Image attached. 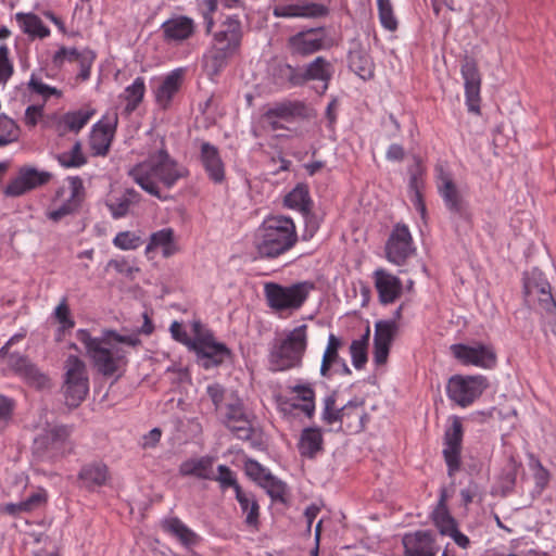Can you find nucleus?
<instances>
[{"label": "nucleus", "mask_w": 556, "mask_h": 556, "mask_svg": "<svg viewBox=\"0 0 556 556\" xmlns=\"http://www.w3.org/2000/svg\"><path fill=\"white\" fill-rule=\"evenodd\" d=\"M161 143L157 151L149 153L144 161L134 165L127 174L142 190L166 201L168 198L162 194L157 181L170 189L179 179L188 177L189 170L169 155L164 139Z\"/></svg>", "instance_id": "nucleus-1"}, {"label": "nucleus", "mask_w": 556, "mask_h": 556, "mask_svg": "<svg viewBox=\"0 0 556 556\" xmlns=\"http://www.w3.org/2000/svg\"><path fill=\"white\" fill-rule=\"evenodd\" d=\"M242 26L237 15L228 16L220 29L213 35L211 48L203 56L204 68L213 78L218 76L240 51L242 42Z\"/></svg>", "instance_id": "nucleus-2"}, {"label": "nucleus", "mask_w": 556, "mask_h": 556, "mask_svg": "<svg viewBox=\"0 0 556 556\" xmlns=\"http://www.w3.org/2000/svg\"><path fill=\"white\" fill-rule=\"evenodd\" d=\"M296 227L291 217H267L258 228L256 251L262 258L274 260L290 251L298 242Z\"/></svg>", "instance_id": "nucleus-3"}, {"label": "nucleus", "mask_w": 556, "mask_h": 556, "mask_svg": "<svg viewBox=\"0 0 556 556\" xmlns=\"http://www.w3.org/2000/svg\"><path fill=\"white\" fill-rule=\"evenodd\" d=\"M76 338L84 344L86 355L102 376L112 377L126 364L124 350L111 343L103 333L94 338L87 329H78Z\"/></svg>", "instance_id": "nucleus-4"}, {"label": "nucleus", "mask_w": 556, "mask_h": 556, "mask_svg": "<svg viewBox=\"0 0 556 556\" xmlns=\"http://www.w3.org/2000/svg\"><path fill=\"white\" fill-rule=\"evenodd\" d=\"M523 294L527 303L538 302L544 327H548L556 337V301L551 291V285L544 274L533 268L523 277Z\"/></svg>", "instance_id": "nucleus-5"}, {"label": "nucleus", "mask_w": 556, "mask_h": 556, "mask_svg": "<svg viewBox=\"0 0 556 556\" xmlns=\"http://www.w3.org/2000/svg\"><path fill=\"white\" fill-rule=\"evenodd\" d=\"M307 325L303 324L290 331L283 340L276 341L269 353L273 370L282 371L300 367L307 348Z\"/></svg>", "instance_id": "nucleus-6"}, {"label": "nucleus", "mask_w": 556, "mask_h": 556, "mask_svg": "<svg viewBox=\"0 0 556 556\" xmlns=\"http://www.w3.org/2000/svg\"><path fill=\"white\" fill-rule=\"evenodd\" d=\"M315 283L312 281H300L291 286H282L277 282H266L264 294L267 305L276 312L298 311L308 298Z\"/></svg>", "instance_id": "nucleus-7"}, {"label": "nucleus", "mask_w": 556, "mask_h": 556, "mask_svg": "<svg viewBox=\"0 0 556 556\" xmlns=\"http://www.w3.org/2000/svg\"><path fill=\"white\" fill-rule=\"evenodd\" d=\"M71 434L72 427L66 425L45 430L34 439L33 455L39 462H55L72 452Z\"/></svg>", "instance_id": "nucleus-8"}, {"label": "nucleus", "mask_w": 556, "mask_h": 556, "mask_svg": "<svg viewBox=\"0 0 556 556\" xmlns=\"http://www.w3.org/2000/svg\"><path fill=\"white\" fill-rule=\"evenodd\" d=\"M63 392L66 404L76 408L89 392V378L86 364L76 355H70L64 363Z\"/></svg>", "instance_id": "nucleus-9"}, {"label": "nucleus", "mask_w": 556, "mask_h": 556, "mask_svg": "<svg viewBox=\"0 0 556 556\" xmlns=\"http://www.w3.org/2000/svg\"><path fill=\"white\" fill-rule=\"evenodd\" d=\"M489 388V380L482 375L452 376L446 384V393L451 401L460 407L471 405Z\"/></svg>", "instance_id": "nucleus-10"}, {"label": "nucleus", "mask_w": 556, "mask_h": 556, "mask_svg": "<svg viewBox=\"0 0 556 556\" xmlns=\"http://www.w3.org/2000/svg\"><path fill=\"white\" fill-rule=\"evenodd\" d=\"M286 47L291 56L306 59L319 51L330 49L332 42L326 40V28L318 26L304 28L290 36Z\"/></svg>", "instance_id": "nucleus-11"}, {"label": "nucleus", "mask_w": 556, "mask_h": 556, "mask_svg": "<svg viewBox=\"0 0 556 556\" xmlns=\"http://www.w3.org/2000/svg\"><path fill=\"white\" fill-rule=\"evenodd\" d=\"M223 424L237 439L242 441L250 440L254 433L251 415L235 391L229 392L228 402L225 404Z\"/></svg>", "instance_id": "nucleus-12"}, {"label": "nucleus", "mask_w": 556, "mask_h": 556, "mask_svg": "<svg viewBox=\"0 0 556 556\" xmlns=\"http://www.w3.org/2000/svg\"><path fill=\"white\" fill-rule=\"evenodd\" d=\"M437 188L446 208L464 220H470L471 213L468 202L460 194L450 173L442 166H437Z\"/></svg>", "instance_id": "nucleus-13"}, {"label": "nucleus", "mask_w": 556, "mask_h": 556, "mask_svg": "<svg viewBox=\"0 0 556 556\" xmlns=\"http://www.w3.org/2000/svg\"><path fill=\"white\" fill-rule=\"evenodd\" d=\"M190 350L195 353L198 363L204 369L218 367L232 357L231 350L216 342L211 332L205 333L204 338H194Z\"/></svg>", "instance_id": "nucleus-14"}, {"label": "nucleus", "mask_w": 556, "mask_h": 556, "mask_svg": "<svg viewBox=\"0 0 556 556\" xmlns=\"http://www.w3.org/2000/svg\"><path fill=\"white\" fill-rule=\"evenodd\" d=\"M453 356L464 365H473L485 369L495 367L497 356L492 345L483 343H476L475 345H467L464 343H456L451 345Z\"/></svg>", "instance_id": "nucleus-15"}, {"label": "nucleus", "mask_w": 556, "mask_h": 556, "mask_svg": "<svg viewBox=\"0 0 556 556\" xmlns=\"http://www.w3.org/2000/svg\"><path fill=\"white\" fill-rule=\"evenodd\" d=\"M451 426L444 433V448L442 451L443 458L447 467L448 477H454L460 469L462 465V444L464 437V428L462 418L453 416Z\"/></svg>", "instance_id": "nucleus-16"}, {"label": "nucleus", "mask_w": 556, "mask_h": 556, "mask_svg": "<svg viewBox=\"0 0 556 556\" xmlns=\"http://www.w3.org/2000/svg\"><path fill=\"white\" fill-rule=\"evenodd\" d=\"M52 178V174L46 170H38L31 166H22L17 176L10 180L3 189L7 197H21L36 188L47 185Z\"/></svg>", "instance_id": "nucleus-17"}, {"label": "nucleus", "mask_w": 556, "mask_h": 556, "mask_svg": "<svg viewBox=\"0 0 556 556\" xmlns=\"http://www.w3.org/2000/svg\"><path fill=\"white\" fill-rule=\"evenodd\" d=\"M468 111L480 114L481 74L475 58L465 55L460 64Z\"/></svg>", "instance_id": "nucleus-18"}, {"label": "nucleus", "mask_w": 556, "mask_h": 556, "mask_svg": "<svg viewBox=\"0 0 556 556\" xmlns=\"http://www.w3.org/2000/svg\"><path fill=\"white\" fill-rule=\"evenodd\" d=\"M273 14L275 17L282 18H320L329 14V8L309 0H294L276 5Z\"/></svg>", "instance_id": "nucleus-19"}, {"label": "nucleus", "mask_w": 556, "mask_h": 556, "mask_svg": "<svg viewBox=\"0 0 556 556\" xmlns=\"http://www.w3.org/2000/svg\"><path fill=\"white\" fill-rule=\"evenodd\" d=\"M413 252V239L408 227L397 224L386 244L387 258L395 265H403Z\"/></svg>", "instance_id": "nucleus-20"}, {"label": "nucleus", "mask_w": 556, "mask_h": 556, "mask_svg": "<svg viewBox=\"0 0 556 556\" xmlns=\"http://www.w3.org/2000/svg\"><path fill=\"white\" fill-rule=\"evenodd\" d=\"M67 181L70 184V197L62 203L60 207L47 213V217L53 223H59L65 216L79 213L86 199V189L80 177L70 176Z\"/></svg>", "instance_id": "nucleus-21"}, {"label": "nucleus", "mask_w": 556, "mask_h": 556, "mask_svg": "<svg viewBox=\"0 0 556 556\" xmlns=\"http://www.w3.org/2000/svg\"><path fill=\"white\" fill-rule=\"evenodd\" d=\"M9 365L29 387L42 390L50 386L49 377L37 365L31 363L28 357L18 353H12L9 356Z\"/></svg>", "instance_id": "nucleus-22"}, {"label": "nucleus", "mask_w": 556, "mask_h": 556, "mask_svg": "<svg viewBox=\"0 0 556 556\" xmlns=\"http://www.w3.org/2000/svg\"><path fill=\"white\" fill-rule=\"evenodd\" d=\"M342 346V340L330 333L328 337V344L323 355L320 365V375L325 378H331L332 374H340L350 376L352 374L344 358L339 355V350Z\"/></svg>", "instance_id": "nucleus-23"}, {"label": "nucleus", "mask_w": 556, "mask_h": 556, "mask_svg": "<svg viewBox=\"0 0 556 556\" xmlns=\"http://www.w3.org/2000/svg\"><path fill=\"white\" fill-rule=\"evenodd\" d=\"M303 86L309 81L321 83L320 94H324L332 79L334 67L325 56L318 55L312 61L300 65Z\"/></svg>", "instance_id": "nucleus-24"}, {"label": "nucleus", "mask_w": 556, "mask_h": 556, "mask_svg": "<svg viewBox=\"0 0 556 556\" xmlns=\"http://www.w3.org/2000/svg\"><path fill=\"white\" fill-rule=\"evenodd\" d=\"M117 121V114H114L112 119H101L93 125L89 141L93 155L105 156L109 153Z\"/></svg>", "instance_id": "nucleus-25"}, {"label": "nucleus", "mask_w": 556, "mask_h": 556, "mask_svg": "<svg viewBox=\"0 0 556 556\" xmlns=\"http://www.w3.org/2000/svg\"><path fill=\"white\" fill-rule=\"evenodd\" d=\"M374 278L375 288L381 304L388 305L394 303L401 296L403 285L400 278L389 274L382 268L375 270Z\"/></svg>", "instance_id": "nucleus-26"}, {"label": "nucleus", "mask_w": 556, "mask_h": 556, "mask_svg": "<svg viewBox=\"0 0 556 556\" xmlns=\"http://www.w3.org/2000/svg\"><path fill=\"white\" fill-rule=\"evenodd\" d=\"M263 117H277L281 121L292 123L295 119H306L309 117V110L304 101L301 100H283L274 103L265 111Z\"/></svg>", "instance_id": "nucleus-27"}, {"label": "nucleus", "mask_w": 556, "mask_h": 556, "mask_svg": "<svg viewBox=\"0 0 556 556\" xmlns=\"http://www.w3.org/2000/svg\"><path fill=\"white\" fill-rule=\"evenodd\" d=\"M161 30L166 42H181L194 35L195 24L191 17L178 15L162 23Z\"/></svg>", "instance_id": "nucleus-28"}, {"label": "nucleus", "mask_w": 556, "mask_h": 556, "mask_svg": "<svg viewBox=\"0 0 556 556\" xmlns=\"http://www.w3.org/2000/svg\"><path fill=\"white\" fill-rule=\"evenodd\" d=\"M200 161L213 182L222 184L225 180V164L216 146L207 141L202 142Z\"/></svg>", "instance_id": "nucleus-29"}, {"label": "nucleus", "mask_w": 556, "mask_h": 556, "mask_svg": "<svg viewBox=\"0 0 556 556\" xmlns=\"http://www.w3.org/2000/svg\"><path fill=\"white\" fill-rule=\"evenodd\" d=\"M434 538L430 530L416 531L403 538L404 556H435Z\"/></svg>", "instance_id": "nucleus-30"}, {"label": "nucleus", "mask_w": 556, "mask_h": 556, "mask_svg": "<svg viewBox=\"0 0 556 556\" xmlns=\"http://www.w3.org/2000/svg\"><path fill=\"white\" fill-rule=\"evenodd\" d=\"M348 65L349 68L363 80L374 78L375 64L369 53L359 42H354L353 47L350 49L348 53Z\"/></svg>", "instance_id": "nucleus-31"}, {"label": "nucleus", "mask_w": 556, "mask_h": 556, "mask_svg": "<svg viewBox=\"0 0 556 556\" xmlns=\"http://www.w3.org/2000/svg\"><path fill=\"white\" fill-rule=\"evenodd\" d=\"M78 481L88 491L106 484L110 479L109 467L103 462H91L84 465L78 472Z\"/></svg>", "instance_id": "nucleus-32"}, {"label": "nucleus", "mask_w": 556, "mask_h": 556, "mask_svg": "<svg viewBox=\"0 0 556 556\" xmlns=\"http://www.w3.org/2000/svg\"><path fill=\"white\" fill-rule=\"evenodd\" d=\"M271 83L280 88L303 87L300 65L279 62L270 67Z\"/></svg>", "instance_id": "nucleus-33"}, {"label": "nucleus", "mask_w": 556, "mask_h": 556, "mask_svg": "<svg viewBox=\"0 0 556 556\" xmlns=\"http://www.w3.org/2000/svg\"><path fill=\"white\" fill-rule=\"evenodd\" d=\"M184 70L172 71L155 90V101L163 110L169 108L173 98L179 91L182 84Z\"/></svg>", "instance_id": "nucleus-34"}, {"label": "nucleus", "mask_w": 556, "mask_h": 556, "mask_svg": "<svg viewBox=\"0 0 556 556\" xmlns=\"http://www.w3.org/2000/svg\"><path fill=\"white\" fill-rule=\"evenodd\" d=\"M298 450L302 457L314 459L324 451V438L320 428L307 427L301 432Z\"/></svg>", "instance_id": "nucleus-35"}, {"label": "nucleus", "mask_w": 556, "mask_h": 556, "mask_svg": "<svg viewBox=\"0 0 556 556\" xmlns=\"http://www.w3.org/2000/svg\"><path fill=\"white\" fill-rule=\"evenodd\" d=\"M165 532L175 536L184 546L191 547L198 545L201 538L188 528L178 517H170L162 522Z\"/></svg>", "instance_id": "nucleus-36"}, {"label": "nucleus", "mask_w": 556, "mask_h": 556, "mask_svg": "<svg viewBox=\"0 0 556 556\" xmlns=\"http://www.w3.org/2000/svg\"><path fill=\"white\" fill-rule=\"evenodd\" d=\"M213 458L202 456L200 458H191L182 462L179 466V473L184 477L193 476L199 479H214Z\"/></svg>", "instance_id": "nucleus-37"}, {"label": "nucleus", "mask_w": 556, "mask_h": 556, "mask_svg": "<svg viewBox=\"0 0 556 556\" xmlns=\"http://www.w3.org/2000/svg\"><path fill=\"white\" fill-rule=\"evenodd\" d=\"M446 490L443 488L440 492L438 505L431 515L434 526L438 528L442 535H447L450 532H452V529L457 528V522L455 518L450 514L446 506Z\"/></svg>", "instance_id": "nucleus-38"}, {"label": "nucleus", "mask_w": 556, "mask_h": 556, "mask_svg": "<svg viewBox=\"0 0 556 556\" xmlns=\"http://www.w3.org/2000/svg\"><path fill=\"white\" fill-rule=\"evenodd\" d=\"M157 248L162 249L164 257H169L178 251L175 242V232L172 228H163L151 235L147 251Z\"/></svg>", "instance_id": "nucleus-39"}, {"label": "nucleus", "mask_w": 556, "mask_h": 556, "mask_svg": "<svg viewBox=\"0 0 556 556\" xmlns=\"http://www.w3.org/2000/svg\"><path fill=\"white\" fill-rule=\"evenodd\" d=\"M23 33L34 38L43 39L50 35V29L42 23L35 13L18 12L15 15Z\"/></svg>", "instance_id": "nucleus-40"}, {"label": "nucleus", "mask_w": 556, "mask_h": 556, "mask_svg": "<svg viewBox=\"0 0 556 556\" xmlns=\"http://www.w3.org/2000/svg\"><path fill=\"white\" fill-rule=\"evenodd\" d=\"M94 114V110H77L71 111L62 115L59 122V129L63 127L61 134L65 131L79 132L83 129L91 116Z\"/></svg>", "instance_id": "nucleus-41"}, {"label": "nucleus", "mask_w": 556, "mask_h": 556, "mask_svg": "<svg viewBox=\"0 0 556 556\" xmlns=\"http://www.w3.org/2000/svg\"><path fill=\"white\" fill-rule=\"evenodd\" d=\"M283 203L290 208H298L300 212H307L313 205L309 197L308 186L298 184L289 193L286 194Z\"/></svg>", "instance_id": "nucleus-42"}, {"label": "nucleus", "mask_w": 556, "mask_h": 556, "mask_svg": "<svg viewBox=\"0 0 556 556\" xmlns=\"http://www.w3.org/2000/svg\"><path fill=\"white\" fill-rule=\"evenodd\" d=\"M261 488L266 490L273 502L287 503L288 485L282 480L278 479L273 473H266L265 481Z\"/></svg>", "instance_id": "nucleus-43"}, {"label": "nucleus", "mask_w": 556, "mask_h": 556, "mask_svg": "<svg viewBox=\"0 0 556 556\" xmlns=\"http://www.w3.org/2000/svg\"><path fill=\"white\" fill-rule=\"evenodd\" d=\"M146 92V83L143 77H137L134 83L125 89V99L127 101L126 111L134 112L141 103Z\"/></svg>", "instance_id": "nucleus-44"}, {"label": "nucleus", "mask_w": 556, "mask_h": 556, "mask_svg": "<svg viewBox=\"0 0 556 556\" xmlns=\"http://www.w3.org/2000/svg\"><path fill=\"white\" fill-rule=\"evenodd\" d=\"M56 160L65 168H78L87 163L80 141H76L71 151L58 154Z\"/></svg>", "instance_id": "nucleus-45"}, {"label": "nucleus", "mask_w": 556, "mask_h": 556, "mask_svg": "<svg viewBox=\"0 0 556 556\" xmlns=\"http://www.w3.org/2000/svg\"><path fill=\"white\" fill-rule=\"evenodd\" d=\"M397 330L395 320H379L375 325L374 341L391 345Z\"/></svg>", "instance_id": "nucleus-46"}, {"label": "nucleus", "mask_w": 556, "mask_h": 556, "mask_svg": "<svg viewBox=\"0 0 556 556\" xmlns=\"http://www.w3.org/2000/svg\"><path fill=\"white\" fill-rule=\"evenodd\" d=\"M378 15L383 28L390 31L397 29V20L393 12V7L390 0H377Z\"/></svg>", "instance_id": "nucleus-47"}, {"label": "nucleus", "mask_w": 556, "mask_h": 556, "mask_svg": "<svg viewBox=\"0 0 556 556\" xmlns=\"http://www.w3.org/2000/svg\"><path fill=\"white\" fill-rule=\"evenodd\" d=\"M54 318L60 324V327L58 329L59 333H64L65 331L74 328L75 320L73 319L71 315V309L67 304V299L63 298L60 304L54 309Z\"/></svg>", "instance_id": "nucleus-48"}, {"label": "nucleus", "mask_w": 556, "mask_h": 556, "mask_svg": "<svg viewBox=\"0 0 556 556\" xmlns=\"http://www.w3.org/2000/svg\"><path fill=\"white\" fill-rule=\"evenodd\" d=\"M218 476H214L215 481L219 483V486L223 491L228 488H232L235 493L237 490H241L242 488L237 481L235 472L226 465H218L217 467Z\"/></svg>", "instance_id": "nucleus-49"}, {"label": "nucleus", "mask_w": 556, "mask_h": 556, "mask_svg": "<svg viewBox=\"0 0 556 556\" xmlns=\"http://www.w3.org/2000/svg\"><path fill=\"white\" fill-rule=\"evenodd\" d=\"M18 127L12 118L0 116V147L17 139Z\"/></svg>", "instance_id": "nucleus-50"}, {"label": "nucleus", "mask_w": 556, "mask_h": 556, "mask_svg": "<svg viewBox=\"0 0 556 556\" xmlns=\"http://www.w3.org/2000/svg\"><path fill=\"white\" fill-rule=\"evenodd\" d=\"M409 182L408 189L410 192L422 191L425 188L424 167L418 157L415 159V164L409 167Z\"/></svg>", "instance_id": "nucleus-51"}, {"label": "nucleus", "mask_w": 556, "mask_h": 556, "mask_svg": "<svg viewBox=\"0 0 556 556\" xmlns=\"http://www.w3.org/2000/svg\"><path fill=\"white\" fill-rule=\"evenodd\" d=\"M206 394L208 395L210 400L212 401L214 408L216 412L222 410L223 408V402H228V395L229 393L225 389L224 386L220 383H212L208 384L206 388Z\"/></svg>", "instance_id": "nucleus-52"}, {"label": "nucleus", "mask_w": 556, "mask_h": 556, "mask_svg": "<svg viewBox=\"0 0 556 556\" xmlns=\"http://www.w3.org/2000/svg\"><path fill=\"white\" fill-rule=\"evenodd\" d=\"M245 473L249 478L255 481L260 486L265 481L266 473H271L268 469L262 466L257 460L249 458L244 464Z\"/></svg>", "instance_id": "nucleus-53"}, {"label": "nucleus", "mask_w": 556, "mask_h": 556, "mask_svg": "<svg viewBox=\"0 0 556 556\" xmlns=\"http://www.w3.org/2000/svg\"><path fill=\"white\" fill-rule=\"evenodd\" d=\"M27 86L31 92L42 96L46 100L49 99L51 96H62L61 90L56 89L55 87H50L43 84L34 74L31 75Z\"/></svg>", "instance_id": "nucleus-54"}, {"label": "nucleus", "mask_w": 556, "mask_h": 556, "mask_svg": "<svg viewBox=\"0 0 556 556\" xmlns=\"http://www.w3.org/2000/svg\"><path fill=\"white\" fill-rule=\"evenodd\" d=\"M302 214L304 215L305 227L301 238L303 241H309L319 229L320 218L316 214L312 213L311 210L302 212Z\"/></svg>", "instance_id": "nucleus-55"}, {"label": "nucleus", "mask_w": 556, "mask_h": 556, "mask_svg": "<svg viewBox=\"0 0 556 556\" xmlns=\"http://www.w3.org/2000/svg\"><path fill=\"white\" fill-rule=\"evenodd\" d=\"M9 53V48L5 45L0 46V84H5L14 72Z\"/></svg>", "instance_id": "nucleus-56"}, {"label": "nucleus", "mask_w": 556, "mask_h": 556, "mask_svg": "<svg viewBox=\"0 0 556 556\" xmlns=\"http://www.w3.org/2000/svg\"><path fill=\"white\" fill-rule=\"evenodd\" d=\"M140 238L130 231L118 232L113 239L115 247L122 250H134L139 247Z\"/></svg>", "instance_id": "nucleus-57"}, {"label": "nucleus", "mask_w": 556, "mask_h": 556, "mask_svg": "<svg viewBox=\"0 0 556 556\" xmlns=\"http://www.w3.org/2000/svg\"><path fill=\"white\" fill-rule=\"evenodd\" d=\"M367 348L357 345L356 342H352L350 345V353L352 357V364L356 369H363L368 361Z\"/></svg>", "instance_id": "nucleus-58"}, {"label": "nucleus", "mask_w": 556, "mask_h": 556, "mask_svg": "<svg viewBox=\"0 0 556 556\" xmlns=\"http://www.w3.org/2000/svg\"><path fill=\"white\" fill-rule=\"evenodd\" d=\"M96 59V53L91 50H84L83 56L77 61L79 63L80 71L77 75V78L81 80H87L90 77V71L92 63Z\"/></svg>", "instance_id": "nucleus-59"}, {"label": "nucleus", "mask_w": 556, "mask_h": 556, "mask_svg": "<svg viewBox=\"0 0 556 556\" xmlns=\"http://www.w3.org/2000/svg\"><path fill=\"white\" fill-rule=\"evenodd\" d=\"M83 56V52H79L76 48L62 47L53 55V64L61 66L65 59L68 61H78Z\"/></svg>", "instance_id": "nucleus-60"}, {"label": "nucleus", "mask_w": 556, "mask_h": 556, "mask_svg": "<svg viewBox=\"0 0 556 556\" xmlns=\"http://www.w3.org/2000/svg\"><path fill=\"white\" fill-rule=\"evenodd\" d=\"M130 206L131 205L128 203L124 194L115 201L108 203V207L115 219L125 217L128 214Z\"/></svg>", "instance_id": "nucleus-61"}, {"label": "nucleus", "mask_w": 556, "mask_h": 556, "mask_svg": "<svg viewBox=\"0 0 556 556\" xmlns=\"http://www.w3.org/2000/svg\"><path fill=\"white\" fill-rule=\"evenodd\" d=\"M337 391H332L329 395L324 399V409L321 414V420L327 425H332V418L336 410Z\"/></svg>", "instance_id": "nucleus-62"}, {"label": "nucleus", "mask_w": 556, "mask_h": 556, "mask_svg": "<svg viewBox=\"0 0 556 556\" xmlns=\"http://www.w3.org/2000/svg\"><path fill=\"white\" fill-rule=\"evenodd\" d=\"M47 501V493L45 490H39L37 492L31 493L23 501V506L25 511H33L36 508L40 507Z\"/></svg>", "instance_id": "nucleus-63"}, {"label": "nucleus", "mask_w": 556, "mask_h": 556, "mask_svg": "<svg viewBox=\"0 0 556 556\" xmlns=\"http://www.w3.org/2000/svg\"><path fill=\"white\" fill-rule=\"evenodd\" d=\"M14 407V400L0 394V422L8 424L12 419Z\"/></svg>", "instance_id": "nucleus-64"}]
</instances>
